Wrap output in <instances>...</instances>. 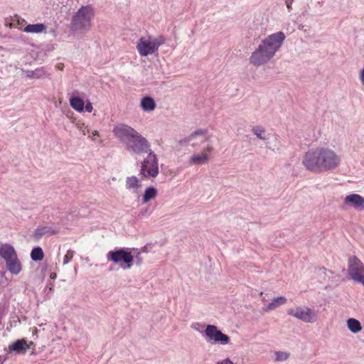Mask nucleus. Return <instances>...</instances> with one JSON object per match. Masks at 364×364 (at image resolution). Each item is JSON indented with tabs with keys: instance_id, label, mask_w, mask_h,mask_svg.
Segmentation results:
<instances>
[{
	"instance_id": "1",
	"label": "nucleus",
	"mask_w": 364,
	"mask_h": 364,
	"mask_svg": "<svg viewBox=\"0 0 364 364\" xmlns=\"http://www.w3.org/2000/svg\"><path fill=\"white\" fill-rule=\"evenodd\" d=\"M113 133L132 154L142 155L151 151V146L148 139L127 124L116 125L113 129Z\"/></svg>"
},
{
	"instance_id": "2",
	"label": "nucleus",
	"mask_w": 364,
	"mask_h": 364,
	"mask_svg": "<svg viewBox=\"0 0 364 364\" xmlns=\"http://www.w3.org/2000/svg\"><path fill=\"white\" fill-rule=\"evenodd\" d=\"M285 35L279 31L261 41L257 48L251 53L249 61L255 67H260L269 63L280 49Z\"/></svg>"
},
{
	"instance_id": "3",
	"label": "nucleus",
	"mask_w": 364,
	"mask_h": 364,
	"mask_svg": "<svg viewBox=\"0 0 364 364\" xmlns=\"http://www.w3.org/2000/svg\"><path fill=\"white\" fill-rule=\"evenodd\" d=\"M95 10L92 5L82 6L72 16L70 29L74 32L85 33L92 26Z\"/></svg>"
},
{
	"instance_id": "4",
	"label": "nucleus",
	"mask_w": 364,
	"mask_h": 364,
	"mask_svg": "<svg viewBox=\"0 0 364 364\" xmlns=\"http://www.w3.org/2000/svg\"><path fill=\"white\" fill-rule=\"evenodd\" d=\"M0 257L5 261L7 269L10 273L17 275L21 272L22 269L21 262L11 245L8 243L1 245Z\"/></svg>"
},
{
	"instance_id": "5",
	"label": "nucleus",
	"mask_w": 364,
	"mask_h": 364,
	"mask_svg": "<svg viewBox=\"0 0 364 364\" xmlns=\"http://www.w3.org/2000/svg\"><path fill=\"white\" fill-rule=\"evenodd\" d=\"M165 42L166 38L161 35L156 38H152L151 36H143L139 39L136 47L139 55L145 57L156 53Z\"/></svg>"
},
{
	"instance_id": "6",
	"label": "nucleus",
	"mask_w": 364,
	"mask_h": 364,
	"mask_svg": "<svg viewBox=\"0 0 364 364\" xmlns=\"http://www.w3.org/2000/svg\"><path fill=\"white\" fill-rule=\"evenodd\" d=\"M347 272L351 280L364 287V264L356 256L348 257Z\"/></svg>"
},
{
	"instance_id": "7",
	"label": "nucleus",
	"mask_w": 364,
	"mask_h": 364,
	"mask_svg": "<svg viewBox=\"0 0 364 364\" xmlns=\"http://www.w3.org/2000/svg\"><path fill=\"white\" fill-rule=\"evenodd\" d=\"M146 154V158L141 162L140 173L145 178H156L159 173L157 156L152 150Z\"/></svg>"
},
{
	"instance_id": "8",
	"label": "nucleus",
	"mask_w": 364,
	"mask_h": 364,
	"mask_svg": "<svg viewBox=\"0 0 364 364\" xmlns=\"http://www.w3.org/2000/svg\"><path fill=\"white\" fill-rule=\"evenodd\" d=\"M320 157V170L321 172L334 169L338 166L340 159L336 153L326 148L318 149Z\"/></svg>"
},
{
	"instance_id": "9",
	"label": "nucleus",
	"mask_w": 364,
	"mask_h": 364,
	"mask_svg": "<svg viewBox=\"0 0 364 364\" xmlns=\"http://www.w3.org/2000/svg\"><path fill=\"white\" fill-rule=\"evenodd\" d=\"M108 261H112L115 264H120L124 262L126 265L122 267L124 269H129L132 267V262L134 260V257L131 252L126 251L124 249L109 251L107 255Z\"/></svg>"
},
{
	"instance_id": "10",
	"label": "nucleus",
	"mask_w": 364,
	"mask_h": 364,
	"mask_svg": "<svg viewBox=\"0 0 364 364\" xmlns=\"http://www.w3.org/2000/svg\"><path fill=\"white\" fill-rule=\"evenodd\" d=\"M287 314L306 323H314L318 318L315 311L306 306H297L289 309Z\"/></svg>"
},
{
	"instance_id": "11",
	"label": "nucleus",
	"mask_w": 364,
	"mask_h": 364,
	"mask_svg": "<svg viewBox=\"0 0 364 364\" xmlns=\"http://www.w3.org/2000/svg\"><path fill=\"white\" fill-rule=\"evenodd\" d=\"M302 164L309 171L321 172L318 149L307 151L302 158Z\"/></svg>"
},
{
	"instance_id": "12",
	"label": "nucleus",
	"mask_w": 364,
	"mask_h": 364,
	"mask_svg": "<svg viewBox=\"0 0 364 364\" xmlns=\"http://www.w3.org/2000/svg\"><path fill=\"white\" fill-rule=\"evenodd\" d=\"M205 333L209 340L213 343L227 345L230 341V337L220 331L215 325H208Z\"/></svg>"
},
{
	"instance_id": "13",
	"label": "nucleus",
	"mask_w": 364,
	"mask_h": 364,
	"mask_svg": "<svg viewBox=\"0 0 364 364\" xmlns=\"http://www.w3.org/2000/svg\"><path fill=\"white\" fill-rule=\"evenodd\" d=\"M208 141L207 130L198 129L185 139V141L192 146H197L205 144Z\"/></svg>"
},
{
	"instance_id": "14",
	"label": "nucleus",
	"mask_w": 364,
	"mask_h": 364,
	"mask_svg": "<svg viewBox=\"0 0 364 364\" xmlns=\"http://www.w3.org/2000/svg\"><path fill=\"white\" fill-rule=\"evenodd\" d=\"M213 151L210 144L203 147L201 154H194L189 159L190 164H205L210 159L209 154Z\"/></svg>"
},
{
	"instance_id": "15",
	"label": "nucleus",
	"mask_w": 364,
	"mask_h": 364,
	"mask_svg": "<svg viewBox=\"0 0 364 364\" xmlns=\"http://www.w3.org/2000/svg\"><path fill=\"white\" fill-rule=\"evenodd\" d=\"M345 203L347 205L358 211L364 210V197L357 193L350 194L345 198Z\"/></svg>"
},
{
	"instance_id": "16",
	"label": "nucleus",
	"mask_w": 364,
	"mask_h": 364,
	"mask_svg": "<svg viewBox=\"0 0 364 364\" xmlns=\"http://www.w3.org/2000/svg\"><path fill=\"white\" fill-rule=\"evenodd\" d=\"M34 346L33 342L28 343L25 339H19L9 346L10 351H14L17 353H25L26 350Z\"/></svg>"
},
{
	"instance_id": "17",
	"label": "nucleus",
	"mask_w": 364,
	"mask_h": 364,
	"mask_svg": "<svg viewBox=\"0 0 364 364\" xmlns=\"http://www.w3.org/2000/svg\"><path fill=\"white\" fill-rule=\"evenodd\" d=\"M58 232V231L53 227L48 226V225H41V226H38L35 230L34 233H33V237L36 240H38L41 237H43V236L46 235H55Z\"/></svg>"
},
{
	"instance_id": "18",
	"label": "nucleus",
	"mask_w": 364,
	"mask_h": 364,
	"mask_svg": "<svg viewBox=\"0 0 364 364\" xmlns=\"http://www.w3.org/2000/svg\"><path fill=\"white\" fill-rule=\"evenodd\" d=\"M141 187V180L136 176H127L125 179V188L132 191L134 193H139V189Z\"/></svg>"
},
{
	"instance_id": "19",
	"label": "nucleus",
	"mask_w": 364,
	"mask_h": 364,
	"mask_svg": "<svg viewBox=\"0 0 364 364\" xmlns=\"http://www.w3.org/2000/svg\"><path fill=\"white\" fill-rule=\"evenodd\" d=\"M26 77L28 78L43 79L50 78V74L48 73L43 68H37L34 70H28Z\"/></svg>"
},
{
	"instance_id": "20",
	"label": "nucleus",
	"mask_w": 364,
	"mask_h": 364,
	"mask_svg": "<svg viewBox=\"0 0 364 364\" xmlns=\"http://www.w3.org/2000/svg\"><path fill=\"white\" fill-rule=\"evenodd\" d=\"M287 298L281 296H278L277 298H274L272 299V301L265 307L263 308V310L264 311H269L274 310L275 309L278 308L279 306L284 305L287 303Z\"/></svg>"
},
{
	"instance_id": "21",
	"label": "nucleus",
	"mask_w": 364,
	"mask_h": 364,
	"mask_svg": "<svg viewBox=\"0 0 364 364\" xmlns=\"http://www.w3.org/2000/svg\"><path fill=\"white\" fill-rule=\"evenodd\" d=\"M141 109L145 112L153 111L156 108V102L151 97H144L141 100Z\"/></svg>"
},
{
	"instance_id": "22",
	"label": "nucleus",
	"mask_w": 364,
	"mask_h": 364,
	"mask_svg": "<svg viewBox=\"0 0 364 364\" xmlns=\"http://www.w3.org/2000/svg\"><path fill=\"white\" fill-rule=\"evenodd\" d=\"M70 105L73 109H75L77 112L84 111L85 108V102L82 99L79 97L72 95L70 97Z\"/></svg>"
},
{
	"instance_id": "23",
	"label": "nucleus",
	"mask_w": 364,
	"mask_h": 364,
	"mask_svg": "<svg viewBox=\"0 0 364 364\" xmlns=\"http://www.w3.org/2000/svg\"><path fill=\"white\" fill-rule=\"evenodd\" d=\"M46 27L43 23L28 24L24 28L26 33H39L46 30Z\"/></svg>"
},
{
	"instance_id": "24",
	"label": "nucleus",
	"mask_w": 364,
	"mask_h": 364,
	"mask_svg": "<svg viewBox=\"0 0 364 364\" xmlns=\"http://www.w3.org/2000/svg\"><path fill=\"white\" fill-rule=\"evenodd\" d=\"M348 328L353 333H357L361 331L362 326L360 322L355 318H348L346 321Z\"/></svg>"
},
{
	"instance_id": "25",
	"label": "nucleus",
	"mask_w": 364,
	"mask_h": 364,
	"mask_svg": "<svg viewBox=\"0 0 364 364\" xmlns=\"http://www.w3.org/2000/svg\"><path fill=\"white\" fill-rule=\"evenodd\" d=\"M157 195V190L153 187L150 186L148 187L145 191L144 194L143 196L142 201L144 203H146L151 200V199H154Z\"/></svg>"
},
{
	"instance_id": "26",
	"label": "nucleus",
	"mask_w": 364,
	"mask_h": 364,
	"mask_svg": "<svg viewBox=\"0 0 364 364\" xmlns=\"http://www.w3.org/2000/svg\"><path fill=\"white\" fill-rule=\"evenodd\" d=\"M44 253L41 247H37L32 250L31 257L33 261H41L43 259Z\"/></svg>"
},
{
	"instance_id": "27",
	"label": "nucleus",
	"mask_w": 364,
	"mask_h": 364,
	"mask_svg": "<svg viewBox=\"0 0 364 364\" xmlns=\"http://www.w3.org/2000/svg\"><path fill=\"white\" fill-rule=\"evenodd\" d=\"M252 132L253 134L257 136V138L262 140H264L267 139L265 134V129L259 126H257L252 128Z\"/></svg>"
},
{
	"instance_id": "28",
	"label": "nucleus",
	"mask_w": 364,
	"mask_h": 364,
	"mask_svg": "<svg viewBox=\"0 0 364 364\" xmlns=\"http://www.w3.org/2000/svg\"><path fill=\"white\" fill-rule=\"evenodd\" d=\"M274 360L277 362L284 361L288 359L289 354L286 352L277 351L275 352Z\"/></svg>"
},
{
	"instance_id": "29",
	"label": "nucleus",
	"mask_w": 364,
	"mask_h": 364,
	"mask_svg": "<svg viewBox=\"0 0 364 364\" xmlns=\"http://www.w3.org/2000/svg\"><path fill=\"white\" fill-rule=\"evenodd\" d=\"M74 252L73 250H68L67 254L65 255L63 259V264H67L73 257Z\"/></svg>"
},
{
	"instance_id": "30",
	"label": "nucleus",
	"mask_w": 364,
	"mask_h": 364,
	"mask_svg": "<svg viewBox=\"0 0 364 364\" xmlns=\"http://www.w3.org/2000/svg\"><path fill=\"white\" fill-rule=\"evenodd\" d=\"M84 109H85L88 112H91L93 109V107L91 102H87L86 105L85 106Z\"/></svg>"
},
{
	"instance_id": "31",
	"label": "nucleus",
	"mask_w": 364,
	"mask_h": 364,
	"mask_svg": "<svg viewBox=\"0 0 364 364\" xmlns=\"http://www.w3.org/2000/svg\"><path fill=\"white\" fill-rule=\"evenodd\" d=\"M284 1L287 8L288 9L289 11H290L291 9V6L294 2V0H284Z\"/></svg>"
},
{
	"instance_id": "32",
	"label": "nucleus",
	"mask_w": 364,
	"mask_h": 364,
	"mask_svg": "<svg viewBox=\"0 0 364 364\" xmlns=\"http://www.w3.org/2000/svg\"><path fill=\"white\" fill-rule=\"evenodd\" d=\"M217 364H234L229 358H226L222 361L218 362Z\"/></svg>"
},
{
	"instance_id": "33",
	"label": "nucleus",
	"mask_w": 364,
	"mask_h": 364,
	"mask_svg": "<svg viewBox=\"0 0 364 364\" xmlns=\"http://www.w3.org/2000/svg\"><path fill=\"white\" fill-rule=\"evenodd\" d=\"M84 124H77V128L83 132V134H86L84 130Z\"/></svg>"
},
{
	"instance_id": "34",
	"label": "nucleus",
	"mask_w": 364,
	"mask_h": 364,
	"mask_svg": "<svg viewBox=\"0 0 364 364\" xmlns=\"http://www.w3.org/2000/svg\"><path fill=\"white\" fill-rule=\"evenodd\" d=\"M360 77L362 84L364 85V68L360 71Z\"/></svg>"
},
{
	"instance_id": "35",
	"label": "nucleus",
	"mask_w": 364,
	"mask_h": 364,
	"mask_svg": "<svg viewBox=\"0 0 364 364\" xmlns=\"http://www.w3.org/2000/svg\"><path fill=\"white\" fill-rule=\"evenodd\" d=\"M200 326L199 323H196L192 325V328L196 331H199L198 326Z\"/></svg>"
},
{
	"instance_id": "36",
	"label": "nucleus",
	"mask_w": 364,
	"mask_h": 364,
	"mask_svg": "<svg viewBox=\"0 0 364 364\" xmlns=\"http://www.w3.org/2000/svg\"><path fill=\"white\" fill-rule=\"evenodd\" d=\"M63 63H58L57 65H56V68L60 70H62L63 69Z\"/></svg>"
},
{
	"instance_id": "37",
	"label": "nucleus",
	"mask_w": 364,
	"mask_h": 364,
	"mask_svg": "<svg viewBox=\"0 0 364 364\" xmlns=\"http://www.w3.org/2000/svg\"><path fill=\"white\" fill-rule=\"evenodd\" d=\"M55 277H56V274H55V273H52V274H50V278H51V279H55Z\"/></svg>"
},
{
	"instance_id": "38",
	"label": "nucleus",
	"mask_w": 364,
	"mask_h": 364,
	"mask_svg": "<svg viewBox=\"0 0 364 364\" xmlns=\"http://www.w3.org/2000/svg\"><path fill=\"white\" fill-rule=\"evenodd\" d=\"M92 134H93L95 136H98V135H99V132H98L97 130L94 131V132H92Z\"/></svg>"
},
{
	"instance_id": "39",
	"label": "nucleus",
	"mask_w": 364,
	"mask_h": 364,
	"mask_svg": "<svg viewBox=\"0 0 364 364\" xmlns=\"http://www.w3.org/2000/svg\"><path fill=\"white\" fill-rule=\"evenodd\" d=\"M37 333H38V330L35 329L34 331H33V334H36Z\"/></svg>"
},
{
	"instance_id": "40",
	"label": "nucleus",
	"mask_w": 364,
	"mask_h": 364,
	"mask_svg": "<svg viewBox=\"0 0 364 364\" xmlns=\"http://www.w3.org/2000/svg\"><path fill=\"white\" fill-rule=\"evenodd\" d=\"M140 264H141V260H138V262H137L136 264H137V265H140Z\"/></svg>"
}]
</instances>
